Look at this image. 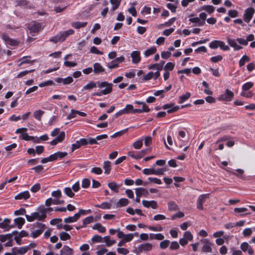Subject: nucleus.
I'll use <instances>...</instances> for the list:
<instances>
[{
	"label": "nucleus",
	"instance_id": "obj_1",
	"mask_svg": "<svg viewBox=\"0 0 255 255\" xmlns=\"http://www.w3.org/2000/svg\"><path fill=\"white\" fill-rule=\"evenodd\" d=\"M112 86V83H109L106 81H97L96 82L91 81L83 87V90H90L96 87H98L100 89L105 88L104 89L99 92L94 93L92 94V96H102L103 95H106L111 93L113 90Z\"/></svg>",
	"mask_w": 255,
	"mask_h": 255
},
{
	"label": "nucleus",
	"instance_id": "obj_2",
	"mask_svg": "<svg viewBox=\"0 0 255 255\" xmlns=\"http://www.w3.org/2000/svg\"><path fill=\"white\" fill-rule=\"evenodd\" d=\"M74 33V30L72 29H69L66 31H60L55 36L52 37L49 40L54 43L58 42H62L70 35Z\"/></svg>",
	"mask_w": 255,
	"mask_h": 255
},
{
	"label": "nucleus",
	"instance_id": "obj_3",
	"mask_svg": "<svg viewBox=\"0 0 255 255\" xmlns=\"http://www.w3.org/2000/svg\"><path fill=\"white\" fill-rule=\"evenodd\" d=\"M47 215L42 214V213H39L38 212H35L32 213L31 215H25V217L27 221L32 222L35 220H37L40 221H43L46 218Z\"/></svg>",
	"mask_w": 255,
	"mask_h": 255
},
{
	"label": "nucleus",
	"instance_id": "obj_4",
	"mask_svg": "<svg viewBox=\"0 0 255 255\" xmlns=\"http://www.w3.org/2000/svg\"><path fill=\"white\" fill-rule=\"evenodd\" d=\"M209 47L213 49L220 47L221 49L224 51H229L230 50V47L228 45H226L224 41L217 40L211 41L209 44Z\"/></svg>",
	"mask_w": 255,
	"mask_h": 255
},
{
	"label": "nucleus",
	"instance_id": "obj_5",
	"mask_svg": "<svg viewBox=\"0 0 255 255\" xmlns=\"http://www.w3.org/2000/svg\"><path fill=\"white\" fill-rule=\"evenodd\" d=\"M27 129L25 128H17L16 131V133H20V135L19 136V138L20 139L26 140V141H29V140H34V137L32 136L29 135L26 131H27Z\"/></svg>",
	"mask_w": 255,
	"mask_h": 255
},
{
	"label": "nucleus",
	"instance_id": "obj_6",
	"mask_svg": "<svg viewBox=\"0 0 255 255\" xmlns=\"http://www.w3.org/2000/svg\"><path fill=\"white\" fill-rule=\"evenodd\" d=\"M234 97V93L229 89H226L225 93L220 95L218 98L219 101L231 102Z\"/></svg>",
	"mask_w": 255,
	"mask_h": 255
},
{
	"label": "nucleus",
	"instance_id": "obj_7",
	"mask_svg": "<svg viewBox=\"0 0 255 255\" xmlns=\"http://www.w3.org/2000/svg\"><path fill=\"white\" fill-rule=\"evenodd\" d=\"M255 12V10L253 7H249L246 9L243 15L245 21L249 23L252 19Z\"/></svg>",
	"mask_w": 255,
	"mask_h": 255
},
{
	"label": "nucleus",
	"instance_id": "obj_8",
	"mask_svg": "<svg viewBox=\"0 0 255 255\" xmlns=\"http://www.w3.org/2000/svg\"><path fill=\"white\" fill-rule=\"evenodd\" d=\"M179 108H180L178 106H175V104L173 103L165 104L162 107L163 109L167 110V113L168 114L173 113L177 111Z\"/></svg>",
	"mask_w": 255,
	"mask_h": 255
},
{
	"label": "nucleus",
	"instance_id": "obj_9",
	"mask_svg": "<svg viewBox=\"0 0 255 255\" xmlns=\"http://www.w3.org/2000/svg\"><path fill=\"white\" fill-rule=\"evenodd\" d=\"M1 37L5 42L6 45L15 46L17 45L19 43L17 40L10 38L8 35L5 33H2L1 35Z\"/></svg>",
	"mask_w": 255,
	"mask_h": 255
},
{
	"label": "nucleus",
	"instance_id": "obj_10",
	"mask_svg": "<svg viewBox=\"0 0 255 255\" xmlns=\"http://www.w3.org/2000/svg\"><path fill=\"white\" fill-rule=\"evenodd\" d=\"M203 244L202 251L205 253L212 252V244L207 239H204L201 240Z\"/></svg>",
	"mask_w": 255,
	"mask_h": 255
},
{
	"label": "nucleus",
	"instance_id": "obj_11",
	"mask_svg": "<svg viewBox=\"0 0 255 255\" xmlns=\"http://www.w3.org/2000/svg\"><path fill=\"white\" fill-rule=\"evenodd\" d=\"M209 197V194H202L199 196L197 201V208L199 210L203 209V204Z\"/></svg>",
	"mask_w": 255,
	"mask_h": 255
},
{
	"label": "nucleus",
	"instance_id": "obj_12",
	"mask_svg": "<svg viewBox=\"0 0 255 255\" xmlns=\"http://www.w3.org/2000/svg\"><path fill=\"white\" fill-rule=\"evenodd\" d=\"M152 249V245L150 243H145L140 244L138 246L137 250L138 252L142 253L143 252L149 251Z\"/></svg>",
	"mask_w": 255,
	"mask_h": 255
},
{
	"label": "nucleus",
	"instance_id": "obj_13",
	"mask_svg": "<svg viewBox=\"0 0 255 255\" xmlns=\"http://www.w3.org/2000/svg\"><path fill=\"white\" fill-rule=\"evenodd\" d=\"M10 220L9 219H4L3 222L0 223V228L3 229L4 231H8L11 228H13V225H10Z\"/></svg>",
	"mask_w": 255,
	"mask_h": 255
},
{
	"label": "nucleus",
	"instance_id": "obj_14",
	"mask_svg": "<svg viewBox=\"0 0 255 255\" xmlns=\"http://www.w3.org/2000/svg\"><path fill=\"white\" fill-rule=\"evenodd\" d=\"M242 251L243 252H248L250 255H253L254 254V251L247 242L243 243L240 246Z\"/></svg>",
	"mask_w": 255,
	"mask_h": 255
},
{
	"label": "nucleus",
	"instance_id": "obj_15",
	"mask_svg": "<svg viewBox=\"0 0 255 255\" xmlns=\"http://www.w3.org/2000/svg\"><path fill=\"white\" fill-rule=\"evenodd\" d=\"M130 56L132 59V62L133 64H137L140 62L141 60L140 53L139 51H132L130 54Z\"/></svg>",
	"mask_w": 255,
	"mask_h": 255
},
{
	"label": "nucleus",
	"instance_id": "obj_16",
	"mask_svg": "<svg viewBox=\"0 0 255 255\" xmlns=\"http://www.w3.org/2000/svg\"><path fill=\"white\" fill-rule=\"evenodd\" d=\"M227 42L229 45L234 48L235 51L240 50L243 49V47L237 44L238 41L236 39L228 38Z\"/></svg>",
	"mask_w": 255,
	"mask_h": 255
},
{
	"label": "nucleus",
	"instance_id": "obj_17",
	"mask_svg": "<svg viewBox=\"0 0 255 255\" xmlns=\"http://www.w3.org/2000/svg\"><path fill=\"white\" fill-rule=\"evenodd\" d=\"M142 203L144 207L147 208L151 207L153 209H156L158 207L156 202L154 200L147 201L143 200L142 201Z\"/></svg>",
	"mask_w": 255,
	"mask_h": 255
},
{
	"label": "nucleus",
	"instance_id": "obj_18",
	"mask_svg": "<svg viewBox=\"0 0 255 255\" xmlns=\"http://www.w3.org/2000/svg\"><path fill=\"white\" fill-rule=\"evenodd\" d=\"M135 193L136 196L146 197L148 195V191L143 187H139L135 189Z\"/></svg>",
	"mask_w": 255,
	"mask_h": 255
},
{
	"label": "nucleus",
	"instance_id": "obj_19",
	"mask_svg": "<svg viewBox=\"0 0 255 255\" xmlns=\"http://www.w3.org/2000/svg\"><path fill=\"white\" fill-rule=\"evenodd\" d=\"M30 197V194L28 191H25L23 192H21L16 195L14 199L15 200H27Z\"/></svg>",
	"mask_w": 255,
	"mask_h": 255
},
{
	"label": "nucleus",
	"instance_id": "obj_20",
	"mask_svg": "<svg viewBox=\"0 0 255 255\" xmlns=\"http://www.w3.org/2000/svg\"><path fill=\"white\" fill-rule=\"evenodd\" d=\"M61 255H73V250L67 246H64L60 250Z\"/></svg>",
	"mask_w": 255,
	"mask_h": 255
},
{
	"label": "nucleus",
	"instance_id": "obj_21",
	"mask_svg": "<svg viewBox=\"0 0 255 255\" xmlns=\"http://www.w3.org/2000/svg\"><path fill=\"white\" fill-rule=\"evenodd\" d=\"M11 251L14 252V253H16V255L17 254L20 255H23L25 254L27 251V249L26 247V246L20 247L19 249H17L15 247L12 248Z\"/></svg>",
	"mask_w": 255,
	"mask_h": 255
},
{
	"label": "nucleus",
	"instance_id": "obj_22",
	"mask_svg": "<svg viewBox=\"0 0 255 255\" xmlns=\"http://www.w3.org/2000/svg\"><path fill=\"white\" fill-rule=\"evenodd\" d=\"M41 28V24L40 23L33 21L31 23L30 26V30L31 32H37Z\"/></svg>",
	"mask_w": 255,
	"mask_h": 255
},
{
	"label": "nucleus",
	"instance_id": "obj_23",
	"mask_svg": "<svg viewBox=\"0 0 255 255\" xmlns=\"http://www.w3.org/2000/svg\"><path fill=\"white\" fill-rule=\"evenodd\" d=\"M103 168L105 170V174L107 175L109 174L112 169V163L109 161H104Z\"/></svg>",
	"mask_w": 255,
	"mask_h": 255
},
{
	"label": "nucleus",
	"instance_id": "obj_24",
	"mask_svg": "<svg viewBox=\"0 0 255 255\" xmlns=\"http://www.w3.org/2000/svg\"><path fill=\"white\" fill-rule=\"evenodd\" d=\"M93 71L95 73L98 74L103 72L105 71V69L99 63H95L93 65Z\"/></svg>",
	"mask_w": 255,
	"mask_h": 255
},
{
	"label": "nucleus",
	"instance_id": "obj_25",
	"mask_svg": "<svg viewBox=\"0 0 255 255\" xmlns=\"http://www.w3.org/2000/svg\"><path fill=\"white\" fill-rule=\"evenodd\" d=\"M189 21L192 23H195L197 24V26H201L205 24V21L202 20L198 17H195L193 18H190L189 19Z\"/></svg>",
	"mask_w": 255,
	"mask_h": 255
},
{
	"label": "nucleus",
	"instance_id": "obj_26",
	"mask_svg": "<svg viewBox=\"0 0 255 255\" xmlns=\"http://www.w3.org/2000/svg\"><path fill=\"white\" fill-rule=\"evenodd\" d=\"M157 49L155 46H153L151 47L150 48L146 49L143 53V54L145 57H148L150 55L154 54Z\"/></svg>",
	"mask_w": 255,
	"mask_h": 255
},
{
	"label": "nucleus",
	"instance_id": "obj_27",
	"mask_svg": "<svg viewBox=\"0 0 255 255\" xmlns=\"http://www.w3.org/2000/svg\"><path fill=\"white\" fill-rule=\"evenodd\" d=\"M14 222L17 227L20 229L25 223V219L22 217H18L14 220Z\"/></svg>",
	"mask_w": 255,
	"mask_h": 255
},
{
	"label": "nucleus",
	"instance_id": "obj_28",
	"mask_svg": "<svg viewBox=\"0 0 255 255\" xmlns=\"http://www.w3.org/2000/svg\"><path fill=\"white\" fill-rule=\"evenodd\" d=\"M93 229L94 230H96L98 231L100 233H104L106 232V229L105 227H104L100 223H96L93 226Z\"/></svg>",
	"mask_w": 255,
	"mask_h": 255
},
{
	"label": "nucleus",
	"instance_id": "obj_29",
	"mask_svg": "<svg viewBox=\"0 0 255 255\" xmlns=\"http://www.w3.org/2000/svg\"><path fill=\"white\" fill-rule=\"evenodd\" d=\"M191 96V94L189 92H186L185 94L179 97L178 103L182 104L186 101Z\"/></svg>",
	"mask_w": 255,
	"mask_h": 255
},
{
	"label": "nucleus",
	"instance_id": "obj_30",
	"mask_svg": "<svg viewBox=\"0 0 255 255\" xmlns=\"http://www.w3.org/2000/svg\"><path fill=\"white\" fill-rule=\"evenodd\" d=\"M129 203V201L126 198L120 199L117 203V207H122L127 206Z\"/></svg>",
	"mask_w": 255,
	"mask_h": 255
},
{
	"label": "nucleus",
	"instance_id": "obj_31",
	"mask_svg": "<svg viewBox=\"0 0 255 255\" xmlns=\"http://www.w3.org/2000/svg\"><path fill=\"white\" fill-rule=\"evenodd\" d=\"M201 10L206 11L209 14H211L215 11V7L211 5H204L201 7Z\"/></svg>",
	"mask_w": 255,
	"mask_h": 255
},
{
	"label": "nucleus",
	"instance_id": "obj_32",
	"mask_svg": "<svg viewBox=\"0 0 255 255\" xmlns=\"http://www.w3.org/2000/svg\"><path fill=\"white\" fill-rule=\"evenodd\" d=\"M108 186L113 191L117 193L119 192V188L120 186L118 185L115 182L109 183Z\"/></svg>",
	"mask_w": 255,
	"mask_h": 255
},
{
	"label": "nucleus",
	"instance_id": "obj_33",
	"mask_svg": "<svg viewBox=\"0 0 255 255\" xmlns=\"http://www.w3.org/2000/svg\"><path fill=\"white\" fill-rule=\"evenodd\" d=\"M185 135H186V133H185V131H184L183 130H180L179 131L178 136L177 138H178V139L179 141V142H181L180 143H179V147H182L185 145L183 143V141H182V140L181 138H184L185 137Z\"/></svg>",
	"mask_w": 255,
	"mask_h": 255
},
{
	"label": "nucleus",
	"instance_id": "obj_34",
	"mask_svg": "<svg viewBox=\"0 0 255 255\" xmlns=\"http://www.w3.org/2000/svg\"><path fill=\"white\" fill-rule=\"evenodd\" d=\"M87 22H74L72 23V26L76 29H79L85 27L87 25Z\"/></svg>",
	"mask_w": 255,
	"mask_h": 255
},
{
	"label": "nucleus",
	"instance_id": "obj_35",
	"mask_svg": "<svg viewBox=\"0 0 255 255\" xmlns=\"http://www.w3.org/2000/svg\"><path fill=\"white\" fill-rule=\"evenodd\" d=\"M103 240L108 247L112 246L116 242L115 240H111L110 237L109 236L104 237L103 238Z\"/></svg>",
	"mask_w": 255,
	"mask_h": 255
},
{
	"label": "nucleus",
	"instance_id": "obj_36",
	"mask_svg": "<svg viewBox=\"0 0 255 255\" xmlns=\"http://www.w3.org/2000/svg\"><path fill=\"white\" fill-rule=\"evenodd\" d=\"M248 211V209L246 208L242 207V208H235L234 209V211L238 213L241 214V216H245L248 214H250V213H246L245 214H243V213L246 212Z\"/></svg>",
	"mask_w": 255,
	"mask_h": 255
},
{
	"label": "nucleus",
	"instance_id": "obj_37",
	"mask_svg": "<svg viewBox=\"0 0 255 255\" xmlns=\"http://www.w3.org/2000/svg\"><path fill=\"white\" fill-rule=\"evenodd\" d=\"M250 59L248 56H247V55H243L239 61V66L240 67H243L244 65H245L246 62H249L250 61Z\"/></svg>",
	"mask_w": 255,
	"mask_h": 255
},
{
	"label": "nucleus",
	"instance_id": "obj_38",
	"mask_svg": "<svg viewBox=\"0 0 255 255\" xmlns=\"http://www.w3.org/2000/svg\"><path fill=\"white\" fill-rule=\"evenodd\" d=\"M44 112L40 110H36L33 113L34 118L38 121H40Z\"/></svg>",
	"mask_w": 255,
	"mask_h": 255
},
{
	"label": "nucleus",
	"instance_id": "obj_39",
	"mask_svg": "<svg viewBox=\"0 0 255 255\" xmlns=\"http://www.w3.org/2000/svg\"><path fill=\"white\" fill-rule=\"evenodd\" d=\"M95 206L104 210L110 209L111 208L112 204L108 202H103L100 205H96Z\"/></svg>",
	"mask_w": 255,
	"mask_h": 255
},
{
	"label": "nucleus",
	"instance_id": "obj_40",
	"mask_svg": "<svg viewBox=\"0 0 255 255\" xmlns=\"http://www.w3.org/2000/svg\"><path fill=\"white\" fill-rule=\"evenodd\" d=\"M60 239L62 241H67L70 240L71 238V236L65 232H62L59 233Z\"/></svg>",
	"mask_w": 255,
	"mask_h": 255
},
{
	"label": "nucleus",
	"instance_id": "obj_41",
	"mask_svg": "<svg viewBox=\"0 0 255 255\" xmlns=\"http://www.w3.org/2000/svg\"><path fill=\"white\" fill-rule=\"evenodd\" d=\"M43 231L42 229H37L31 232L30 234V237L33 238H36L39 237L42 233Z\"/></svg>",
	"mask_w": 255,
	"mask_h": 255
},
{
	"label": "nucleus",
	"instance_id": "obj_42",
	"mask_svg": "<svg viewBox=\"0 0 255 255\" xmlns=\"http://www.w3.org/2000/svg\"><path fill=\"white\" fill-rule=\"evenodd\" d=\"M168 208L170 211H176L178 209V205L174 201H170L168 203Z\"/></svg>",
	"mask_w": 255,
	"mask_h": 255
},
{
	"label": "nucleus",
	"instance_id": "obj_43",
	"mask_svg": "<svg viewBox=\"0 0 255 255\" xmlns=\"http://www.w3.org/2000/svg\"><path fill=\"white\" fill-rule=\"evenodd\" d=\"M110 2L112 5L111 10L114 11L119 7L121 1L118 0H110Z\"/></svg>",
	"mask_w": 255,
	"mask_h": 255
},
{
	"label": "nucleus",
	"instance_id": "obj_44",
	"mask_svg": "<svg viewBox=\"0 0 255 255\" xmlns=\"http://www.w3.org/2000/svg\"><path fill=\"white\" fill-rule=\"evenodd\" d=\"M64 192L70 198H73L75 195L74 193L73 192L72 189L70 187H65L64 189Z\"/></svg>",
	"mask_w": 255,
	"mask_h": 255
},
{
	"label": "nucleus",
	"instance_id": "obj_45",
	"mask_svg": "<svg viewBox=\"0 0 255 255\" xmlns=\"http://www.w3.org/2000/svg\"><path fill=\"white\" fill-rule=\"evenodd\" d=\"M94 222V217L92 216L86 217L83 220V226L84 227L86 225L89 224Z\"/></svg>",
	"mask_w": 255,
	"mask_h": 255
},
{
	"label": "nucleus",
	"instance_id": "obj_46",
	"mask_svg": "<svg viewBox=\"0 0 255 255\" xmlns=\"http://www.w3.org/2000/svg\"><path fill=\"white\" fill-rule=\"evenodd\" d=\"M142 145H143V142H142V139L137 140L134 141L132 144L133 147L136 149H139L141 148Z\"/></svg>",
	"mask_w": 255,
	"mask_h": 255
},
{
	"label": "nucleus",
	"instance_id": "obj_47",
	"mask_svg": "<svg viewBox=\"0 0 255 255\" xmlns=\"http://www.w3.org/2000/svg\"><path fill=\"white\" fill-rule=\"evenodd\" d=\"M175 66V64L172 62H168L166 63L165 66H164V71H171L172 70Z\"/></svg>",
	"mask_w": 255,
	"mask_h": 255
},
{
	"label": "nucleus",
	"instance_id": "obj_48",
	"mask_svg": "<svg viewBox=\"0 0 255 255\" xmlns=\"http://www.w3.org/2000/svg\"><path fill=\"white\" fill-rule=\"evenodd\" d=\"M19 61H20V63L18 64V66H21L22 64L25 63H29L31 62V60L30 59V57H23L22 58L19 59Z\"/></svg>",
	"mask_w": 255,
	"mask_h": 255
},
{
	"label": "nucleus",
	"instance_id": "obj_49",
	"mask_svg": "<svg viewBox=\"0 0 255 255\" xmlns=\"http://www.w3.org/2000/svg\"><path fill=\"white\" fill-rule=\"evenodd\" d=\"M91 172L96 175H100L102 173L103 170L100 167H94L91 169Z\"/></svg>",
	"mask_w": 255,
	"mask_h": 255
},
{
	"label": "nucleus",
	"instance_id": "obj_50",
	"mask_svg": "<svg viewBox=\"0 0 255 255\" xmlns=\"http://www.w3.org/2000/svg\"><path fill=\"white\" fill-rule=\"evenodd\" d=\"M254 85V83L252 82H248L244 84L242 86L243 91H247L251 89Z\"/></svg>",
	"mask_w": 255,
	"mask_h": 255
},
{
	"label": "nucleus",
	"instance_id": "obj_51",
	"mask_svg": "<svg viewBox=\"0 0 255 255\" xmlns=\"http://www.w3.org/2000/svg\"><path fill=\"white\" fill-rule=\"evenodd\" d=\"M170 244V241L167 240H164L160 242L159 247L162 249H165L167 248Z\"/></svg>",
	"mask_w": 255,
	"mask_h": 255
},
{
	"label": "nucleus",
	"instance_id": "obj_52",
	"mask_svg": "<svg viewBox=\"0 0 255 255\" xmlns=\"http://www.w3.org/2000/svg\"><path fill=\"white\" fill-rule=\"evenodd\" d=\"M228 15L232 18H235L239 15V12L237 10L233 9V10H229L228 12Z\"/></svg>",
	"mask_w": 255,
	"mask_h": 255
},
{
	"label": "nucleus",
	"instance_id": "obj_53",
	"mask_svg": "<svg viewBox=\"0 0 255 255\" xmlns=\"http://www.w3.org/2000/svg\"><path fill=\"white\" fill-rule=\"evenodd\" d=\"M128 155L131 157V158L135 159H140L137 151L134 152L132 151H130L128 153Z\"/></svg>",
	"mask_w": 255,
	"mask_h": 255
},
{
	"label": "nucleus",
	"instance_id": "obj_54",
	"mask_svg": "<svg viewBox=\"0 0 255 255\" xmlns=\"http://www.w3.org/2000/svg\"><path fill=\"white\" fill-rule=\"evenodd\" d=\"M16 5L20 6L26 7L28 5V1L26 0H16Z\"/></svg>",
	"mask_w": 255,
	"mask_h": 255
},
{
	"label": "nucleus",
	"instance_id": "obj_55",
	"mask_svg": "<svg viewBox=\"0 0 255 255\" xmlns=\"http://www.w3.org/2000/svg\"><path fill=\"white\" fill-rule=\"evenodd\" d=\"M65 137V133L64 131L60 132L59 134L55 138L57 141L59 142H61L63 141Z\"/></svg>",
	"mask_w": 255,
	"mask_h": 255
},
{
	"label": "nucleus",
	"instance_id": "obj_56",
	"mask_svg": "<svg viewBox=\"0 0 255 255\" xmlns=\"http://www.w3.org/2000/svg\"><path fill=\"white\" fill-rule=\"evenodd\" d=\"M133 107L132 105L128 104L124 108V110H126V114H128L129 113L133 114Z\"/></svg>",
	"mask_w": 255,
	"mask_h": 255
},
{
	"label": "nucleus",
	"instance_id": "obj_57",
	"mask_svg": "<svg viewBox=\"0 0 255 255\" xmlns=\"http://www.w3.org/2000/svg\"><path fill=\"white\" fill-rule=\"evenodd\" d=\"M90 52L92 53H95L98 55H103V54L102 51L98 50V48L94 46H93L91 47Z\"/></svg>",
	"mask_w": 255,
	"mask_h": 255
},
{
	"label": "nucleus",
	"instance_id": "obj_58",
	"mask_svg": "<svg viewBox=\"0 0 255 255\" xmlns=\"http://www.w3.org/2000/svg\"><path fill=\"white\" fill-rule=\"evenodd\" d=\"M90 185V181L87 178L83 179L82 181V187L84 188H88Z\"/></svg>",
	"mask_w": 255,
	"mask_h": 255
},
{
	"label": "nucleus",
	"instance_id": "obj_59",
	"mask_svg": "<svg viewBox=\"0 0 255 255\" xmlns=\"http://www.w3.org/2000/svg\"><path fill=\"white\" fill-rule=\"evenodd\" d=\"M153 78V72L150 71L147 73L143 78V81H148Z\"/></svg>",
	"mask_w": 255,
	"mask_h": 255
},
{
	"label": "nucleus",
	"instance_id": "obj_60",
	"mask_svg": "<svg viewBox=\"0 0 255 255\" xmlns=\"http://www.w3.org/2000/svg\"><path fill=\"white\" fill-rule=\"evenodd\" d=\"M133 235L132 234H125L123 240L125 242H128L132 240Z\"/></svg>",
	"mask_w": 255,
	"mask_h": 255
},
{
	"label": "nucleus",
	"instance_id": "obj_61",
	"mask_svg": "<svg viewBox=\"0 0 255 255\" xmlns=\"http://www.w3.org/2000/svg\"><path fill=\"white\" fill-rule=\"evenodd\" d=\"M107 66L109 69L116 68L118 67L119 64L118 62H117V61H115L114 60L111 61L110 63H109Z\"/></svg>",
	"mask_w": 255,
	"mask_h": 255
},
{
	"label": "nucleus",
	"instance_id": "obj_62",
	"mask_svg": "<svg viewBox=\"0 0 255 255\" xmlns=\"http://www.w3.org/2000/svg\"><path fill=\"white\" fill-rule=\"evenodd\" d=\"M91 240L93 243H101L102 242L103 238L100 236L95 235L92 237Z\"/></svg>",
	"mask_w": 255,
	"mask_h": 255
},
{
	"label": "nucleus",
	"instance_id": "obj_63",
	"mask_svg": "<svg viewBox=\"0 0 255 255\" xmlns=\"http://www.w3.org/2000/svg\"><path fill=\"white\" fill-rule=\"evenodd\" d=\"M223 57L220 55L212 57L210 59L211 61L214 63H216L221 61Z\"/></svg>",
	"mask_w": 255,
	"mask_h": 255
},
{
	"label": "nucleus",
	"instance_id": "obj_64",
	"mask_svg": "<svg viewBox=\"0 0 255 255\" xmlns=\"http://www.w3.org/2000/svg\"><path fill=\"white\" fill-rule=\"evenodd\" d=\"M232 255H242V252L240 250H236L234 247L231 248Z\"/></svg>",
	"mask_w": 255,
	"mask_h": 255
}]
</instances>
